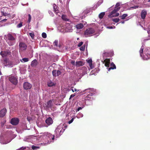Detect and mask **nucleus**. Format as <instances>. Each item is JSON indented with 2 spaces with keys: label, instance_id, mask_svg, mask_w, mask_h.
Segmentation results:
<instances>
[{
  "label": "nucleus",
  "instance_id": "nucleus-42",
  "mask_svg": "<svg viewBox=\"0 0 150 150\" xmlns=\"http://www.w3.org/2000/svg\"><path fill=\"white\" fill-rule=\"evenodd\" d=\"M85 48V45H83L80 48V50L81 51H83L84 50Z\"/></svg>",
  "mask_w": 150,
  "mask_h": 150
},
{
  "label": "nucleus",
  "instance_id": "nucleus-20",
  "mask_svg": "<svg viewBox=\"0 0 150 150\" xmlns=\"http://www.w3.org/2000/svg\"><path fill=\"white\" fill-rule=\"evenodd\" d=\"M146 14L147 12L146 11L144 10H142L141 13V17L143 19H144L146 17Z\"/></svg>",
  "mask_w": 150,
  "mask_h": 150
},
{
  "label": "nucleus",
  "instance_id": "nucleus-1",
  "mask_svg": "<svg viewBox=\"0 0 150 150\" xmlns=\"http://www.w3.org/2000/svg\"><path fill=\"white\" fill-rule=\"evenodd\" d=\"M31 138L32 141H35L34 140L36 139L43 142V143L41 144L44 146L53 142L54 140V135L48 132L41 133L38 137L33 136Z\"/></svg>",
  "mask_w": 150,
  "mask_h": 150
},
{
  "label": "nucleus",
  "instance_id": "nucleus-59",
  "mask_svg": "<svg viewBox=\"0 0 150 150\" xmlns=\"http://www.w3.org/2000/svg\"><path fill=\"white\" fill-rule=\"evenodd\" d=\"M74 95H71V96H70V98H72V97H74Z\"/></svg>",
  "mask_w": 150,
  "mask_h": 150
},
{
  "label": "nucleus",
  "instance_id": "nucleus-58",
  "mask_svg": "<svg viewBox=\"0 0 150 150\" xmlns=\"http://www.w3.org/2000/svg\"><path fill=\"white\" fill-rule=\"evenodd\" d=\"M24 149H25V148H23V147H22L20 148V149H19L16 150H23Z\"/></svg>",
  "mask_w": 150,
  "mask_h": 150
},
{
  "label": "nucleus",
  "instance_id": "nucleus-3",
  "mask_svg": "<svg viewBox=\"0 0 150 150\" xmlns=\"http://www.w3.org/2000/svg\"><path fill=\"white\" fill-rule=\"evenodd\" d=\"M95 32L94 30L92 28H89L85 31L84 35L87 37L92 36Z\"/></svg>",
  "mask_w": 150,
  "mask_h": 150
},
{
  "label": "nucleus",
  "instance_id": "nucleus-16",
  "mask_svg": "<svg viewBox=\"0 0 150 150\" xmlns=\"http://www.w3.org/2000/svg\"><path fill=\"white\" fill-rule=\"evenodd\" d=\"M6 110L5 108H4L0 111V117H3L6 114Z\"/></svg>",
  "mask_w": 150,
  "mask_h": 150
},
{
  "label": "nucleus",
  "instance_id": "nucleus-24",
  "mask_svg": "<svg viewBox=\"0 0 150 150\" xmlns=\"http://www.w3.org/2000/svg\"><path fill=\"white\" fill-rule=\"evenodd\" d=\"M83 65L84 63L82 61H81L76 62L75 64V65L77 67H79V66H83Z\"/></svg>",
  "mask_w": 150,
  "mask_h": 150
},
{
  "label": "nucleus",
  "instance_id": "nucleus-2",
  "mask_svg": "<svg viewBox=\"0 0 150 150\" xmlns=\"http://www.w3.org/2000/svg\"><path fill=\"white\" fill-rule=\"evenodd\" d=\"M63 125L60 124L59 125L56 129L55 132L56 134V136L58 137H59L64 131L65 129H64Z\"/></svg>",
  "mask_w": 150,
  "mask_h": 150
},
{
  "label": "nucleus",
  "instance_id": "nucleus-44",
  "mask_svg": "<svg viewBox=\"0 0 150 150\" xmlns=\"http://www.w3.org/2000/svg\"><path fill=\"white\" fill-rule=\"evenodd\" d=\"M29 35L32 38H33L34 36V35L33 33H29Z\"/></svg>",
  "mask_w": 150,
  "mask_h": 150
},
{
  "label": "nucleus",
  "instance_id": "nucleus-15",
  "mask_svg": "<svg viewBox=\"0 0 150 150\" xmlns=\"http://www.w3.org/2000/svg\"><path fill=\"white\" fill-rule=\"evenodd\" d=\"M65 25H62L59 26L58 28V29L61 32H65Z\"/></svg>",
  "mask_w": 150,
  "mask_h": 150
},
{
  "label": "nucleus",
  "instance_id": "nucleus-33",
  "mask_svg": "<svg viewBox=\"0 0 150 150\" xmlns=\"http://www.w3.org/2000/svg\"><path fill=\"white\" fill-rule=\"evenodd\" d=\"M58 41L56 40L54 41V46H55L56 47H58L59 48H60L61 47V46L60 45H59L58 46Z\"/></svg>",
  "mask_w": 150,
  "mask_h": 150
},
{
  "label": "nucleus",
  "instance_id": "nucleus-6",
  "mask_svg": "<svg viewBox=\"0 0 150 150\" xmlns=\"http://www.w3.org/2000/svg\"><path fill=\"white\" fill-rule=\"evenodd\" d=\"M2 63L5 66H6L8 67H13V65L12 62L9 61L7 59H5L4 60L2 61Z\"/></svg>",
  "mask_w": 150,
  "mask_h": 150
},
{
  "label": "nucleus",
  "instance_id": "nucleus-43",
  "mask_svg": "<svg viewBox=\"0 0 150 150\" xmlns=\"http://www.w3.org/2000/svg\"><path fill=\"white\" fill-rule=\"evenodd\" d=\"M112 20L114 22L117 23L119 21V19L118 18H113L112 19Z\"/></svg>",
  "mask_w": 150,
  "mask_h": 150
},
{
  "label": "nucleus",
  "instance_id": "nucleus-40",
  "mask_svg": "<svg viewBox=\"0 0 150 150\" xmlns=\"http://www.w3.org/2000/svg\"><path fill=\"white\" fill-rule=\"evenodd\" d=\"M127 16V14H123L121 17L122 19H125V18Z\"/></svg>",
  "mask_w": 150,
  "mask_h": 150
},
{
  "label": "nucleus",
  "instance_id": "nucleus-13",
  "mask_svg": "<svg viewBox=\"0 0 150 150\" xmlns=\"http://www.w3.org/2000/svg\"><path fill=\"white\" fill-rule=\"evenodd\" d=\"M20 49L22 51L25 50L26 49V45L23 43H20L19 44Z\"/></svg>",
  "mask_w": 150,
  "mask_h": 150
},
{
  "label": "nucleus",
  "instance_id": "nucleus-50",
  "mask_svg": "<svg viewBox=\"0 0 150 150\" xmlns=\"http://www.w3.org/2000/svg\"><path fill=\"white\" fill-rule=\"evenodd\" d=\"M74 118H72L69 121L68 123L69 124H70L71 123L74 121Z\"/></svg>",
  "mask_w": 150,
  "mask_h": 150
},
{
  "label": "nucleus",
  "instance_id": "nucleus-60",
  "mask_svg": "<svg viewBox=\"0 0 150 150\" xmlns=\"http://www.w3.org/2000/svg\"><path fill=\"white\" fill-rule=\"evenodd\" d=\"M7 20V19H4L2 20L3 21H6Z\"/></svg>",
  "mask_w": 150,
  "mask_h": 150
},
{
  "label": "nucleus",
  "instance_id": "nucleus-5",
  "mask_svg": "<svg viewBox=\"0 0 150 150\" xmlns=\"http://www.w3.org/2000/svg\"><path fill=\"white\" fill-rule=\"evenodd\" d=\"M144 48V47L143 46H142L139 52L141 56L142 57L143 59L144 60H147L148 59H150V54H148V52H145L144 53L145 54V55H144V57L143 56L142 57V54L143 52Z\"/></svg>",
  "mask_w": 150,
  "mask_h": 150
},
{
  "label": "nucleus",
  "instance_id": "nucleus-10",
  "mask_svg": "<svg viewBox=\"0 0 150 150\" xmlns=\"http://www.w3.org/2000/svg\"><path fill=\"white\" fill-rule=\"evenodd\" d=\"M19 122V119L16 118L12 119L11 121V123L13 125H17L18 123Z\"/></svg>",
  "mask_w": 150,
  "mask_h": 150
},
{
  "label": "nucleus",
  "instance_id": "nucleus-11",
  "mask_svg": "<svg viewBox=\"0 0 150 150\" xmlns=\"http://www.w3.org/2000/svg\"><path fill=\"white\" fill-rule=\"evenodd\" d=\"M32 86V85L28 82H25L23 84L24 88L25 90L30 89Z\"/></svg>",
  "mask_w": 150,
  "mask_h": 150
},
{
  "label": "nucleus",
  "instance_id": "nucleus-34",
  "mask_svg": "<svg viewBox=\"0 0 150 150\" xmlns=\"http://www.w3.org/2000/svg\"><path fill=\"white\" fill-rule=\"evenodd\" d=\"M1 13L2 14V15L4 16H10V14L7 13L6 12L4 13V11H1Z\"/></svg>",
  "mask_w": 150,
  "mask_h": 150
},
{
  "label": "nucleus",
  "instance_id": "nucleus-39",
  "mask_svg": "<svg viewBox=\"0 0 150 150\" xmlns=\"http://www.w3.org/2000/svg\"><path fill=\"white\" fill-rule=\"evenodd\" d=\"M32 148L33 150H35L39 149L40 148V147L38 146H35L34 145H33L32 146Z\"/></svg>",
  "mask_w": 150,
  "mask_h": 150
},
{
  "label": "nucleus",
  "instance_id": "nucleus-64",
  "mask_svg": "<svg viewBox=\"0 0 150 150\" xmlns=\"http://www.w3.org/2000/svg\"><path fill=\"white\" fill-rule=\"evenodd\" d=\"M148 0V2H150V0Z\"/></svg>",
  "mask_w": 150,
  "mask_h": 150
},
{
  "label": "nucleus",
  "instance_id": "nucleus-35",
  "mask_svg": "<svg viewBox=\"0 0 150 150\" xmlns=\"http://www.w3.org/2000/svg\"><path fill=\"white\" fill-rule=\"evenodd\" d=\"M29 61V59L28 58H24L21 59V61L22 62H26Z\"/></svg>",
  "mask_w": 150,
  "mask_h": 150
},
{
  "label": "nucleus",
  "instance_id": "nucleus-25",
  "mask_svg": "<svg viewBox=\"0 0 150 150\" xmlns=\"http://www.w3.org/2000/svg\"><path fill=\"white\" fill-rule=\"evenodd\" d=\"M75 27L77 29H80L83 27V25L82 23H80L76 25Z\"/></svg>",
  "mask_w": 150,
  "mask_h": 150
},
{
  "label": "nucleus",
  "instance_id": "nucleus-63",
  "mask_svg": "<svg viewBox=\"0 0 150 150\" xmlns=\"http://www.w3.org/2000/svg\"><path fill=\"white\" fill-rule=\"evenodd\" d=\"M2 16H0V20H1V17Z\"/></svg>",
  "mask_w": 150,
  "mask_h": 150
},
{
  "label": "nucleus",
  "instance_id": "nucleus-52",
  "mask_svg": "<svg viewBox=\"0 0 150 150\" xmlns=\"http://www.w3.org/2000/svg\"><path fill=\"white\" fill-rule=\"evenodd\" d=\"M83 44V42H81L79 43L78 46L79 47H80Z\"/></svg>",
  "mask_w": 150,
  "mask_h": 150
},
{
  "label": "nucleus",
  "instance_id": "nucleus-14",
  "mask_svg": "<svg viewBox=\"0 0 150 150\" xmlns=\"http://www.w3.org/2000/svg\"><path fill=\"white\" fill-rule=\"evenodd\" d=\"M52 73L54 76H56L60 75L61 74V72L60 71L54 70L52 71Z\"/></svg>",
  "mask_w": 150,
  "mask_h": 150
},
{
  "label": "nucleus",
  "instance_id": "nucleus-9",
  "mask_svg": "<svg viewBox=\"0 0 150 150\" xmlns=\"http://www.w3.org/2000/svg\"><path fill=\"white\" fill-rule=\"evenodd\" d=\"M9 80L13 84L16 85L18 83L17 79L15 76H11L9 78Z\"/></svg>",
  "mask_w": 150,
  "mask_h": 150
},
{
  "label": "nucleus",
  "instance_id": "nucleus-17",
  "mask_svg": "<svg viewBox=\"0 0 150 150\" xmlns=\"http://www.w3.org/2000/svg\"><path fill=\"white\" fill-rule=\"evenodd\" d=\"M90 12V10L89 9H87L86 10H85L83 11V13H82L81 15V16H80V17L82 18H83L85 17V14H87L88 13Z\"/></svg>",
  "mask_w": 150,
  "mask_h": 150
},
{
  "label": "nucleus",
  "instance_id": "nucleus-45",
  "mask_svg": "<svg viewBox=\"0 0 150 150\" xmlns=\"http://www.w3.org/2000/svg\"><path fill=\"white\" fill-rule=\"evenodd\" d=\"M42 36L44 38H46L47 37V35L45 33H43L42 34Z\"/></svg>",
  "mask_w": 150,
  "mask_h": 150
},
{
  "label": "nucleus",
  "instance_id": "nucleus-30",
  "mask_svg": "<svg viewBox=\"0 0 150 150\" xmlns=\"http://www.w3.org/2000/svg\"><path fill=\"white\" fill-rule=\"evenodd\" d=\"M53 9L56 13H58V8L55 4H54L53 5Z\"/></svg>",
  "mask_w": 150,
  "mask_h": 150
},
{
  "label": "nucleus",
  "instance_id": "nucleus-7",
  "mask_svg": "<svg viewBox=\"0 0 150 150\" xmlns=\"http://www.w3.org/2000/svg\"><path fill=\"white\" fill-rule=\"evenodd\" d=\"M11 140L7 139L3 136H0V142L2 144H6L9 143Z\"/></svg>",
  "mask_w": 150,
  "mask_h": 150
},
{
  "label": "nucleus",
  "instance_id": "nucleus-51",
  "mask_svg": "<svg viewBox=\"0 0 150 150\" xmlns=\"http://www.w3.org/2000/svg\"><path fill=\"white\" fill-rule=\"evenodd\" d=\"M83 107H79L78 109H77V110H76V111H79V110L82 109V108H83Z\"/></svg>",
  "mask_w": 150,
  "mask_h": 150
},
{
  "label": "nucleus",
  "instance_id": "nucleus-4",
  "mask_svg": "<svg viewBox=\"0 0 150 150\" xmlns=\"http://www.w3.org/2000/svg\"><path fill=\"white\" fill-rule=\"evenodd\" d=\"M120 9V7L115 8V9L110 13L109 16L110 17H114L118 16L119 15V13H117Z\"/></svg>",
  "mask_w": 150,
  "mask_h": 150
},
{
  "label": "nucleus",
  "instance_id": "nucleus-21",
  "mask_svg": "<svg viewBox=\"0 0 150 150\" xmlns=\"http://www.w3.org/2000/svg\"><path fill=\"white\" fill-rule=\"evenodd\" d=\"M82 70L83 71L81 73V77L87 73V69L85 67H83L82 68Z\"/></svg>",
  "mask_w": 150,
  "mask_h": 150
},
{
  "label": "nucleus",
  "instance_id": "nucleus-56",
  "mask_svg": "<svg viewBox=\"0 0 150 150\" xmlns=\"http://www.w3.org/2000/svg\"><path fill=\"white\" fill-rule=\"evenodd\" d=\"M35 12H38V11L36 10H34L33 11V13L35 14Z\"/></svg>",
  "mask_w": 150,
  "mask_h": 150
},
{
  "label": "nucleus",
  "instance_id": "nucleus-55",
  "mask_svg": "<svg viewBox=\"0 0 150 150\" xmlns=\"http://www.w3.org/2000/svg\"><path fill=\"white\" fill-rule=\"evenodd\" d=\"M88 101H89V102H90V103H91V101H90V100H86V102H86V103H88Z\"/></svg>",
  "mask_w": 150,
  "mask_h": 150
},
{
  "label": "nucleus",
  "instance_id": "nucleus-8",
  "mask_svg": "<svg viewBox=\"0 0 150 150\" xmlns=\"http://www.w3.org/2000/svg\"><path fill=\"white\" fill-rule=\"evenodd\" d=\"M65 32H72L73 29L71 25L69 23H67L65 25Z\"/></svg>",
  "mask_w": 150,
  "mask_h": 150
},
{
  "label": "nucleus",
  "instance_id": "nucleus-41",
  "mask_svg": "<svg viewBox=\"0 0 150 150\" xmlns=\"http://www.w3.org/2000/svg\"><path fill=\"white\" fill-rule=\"evenodd\" d=\"M28 23H29L30 22L31 17V15L30 14H29L28 15Z\"/></svg>",
  "mask_w": 150,
  "mask_h": 150
},
{
  "label": "nucleus",
  "instance_id": "nucleus-27",
  "mask_svg": "<svg viewBox=\"0 0 150 150\" xmlns=\"http://www.w3.org/2000/svg\"><path fill=\"white\" fill-rule=\"evenodd\" d=\"M6 42L10 46H12L15 43V41H12L11 40H7Z\"/></svg>",
  "mask_w": 150,
  "mask_h": 150
},
{
  "label": "nucleus",
  "instance_id": "nucleus-57",
  "mask_svg": "<svg viewBox=\"0 0 150 150\" xmlns=\"http://www.w3.org/2000/svg\"><path fill=\"white\" fill-rule=\"evenodd\" d=\"M132 8H133L135 9V8H138V6H135L132 7Z\"/></svg>",
  "mask_w": 150,
  "mask_h": 150
},
{
  "label": "nucleus",
  "instance_id": "nucleus-47",
  "mask_svg": "<svg viewBox=\"0 0 150 150\" xmlns=\"http://www.w3.org/2000/svg\"><path fill=\"white\" fill-rule=\"evenodd\" d=\"M120 6V4L119 3H117L115 6V8L119 7V6Z\"/></svg>",
  "mask_w": 150,
  "mask_h": 150
},
{
  "label": "nucleus",
  "instance_id": "nucleus-32",
  "mask_svg": "<svg viewBox=\"0 0 150 150\" xmlns=\"http://www.w3.org/2000/svg\"><path fill=\"white\" fill-rule=\"evenodd\" d=\"M62 18L63 20L65 21H68L69 20L67 16L65 15H62Z\"/></svg>",
  "mask_w": 150,
  "mask_h": 150
},
{
  "label": "nucleus",
  "instance_id": "nucleus-53",
  "mask_svg": "<svg viewBox=\"0 0 150 150\" xmlns=\"http://www.w3.org/2000/svg\"><path fill=\"white\" fill-rule=\"evenodd\" d=\"M72 91H73V92H76V91H78L79 90H77L76 89V88H74V89H71Z\"/></svg>",
  "mask_w": 150,
  "mask_h": 150
},
{
  "label": "nucleus",
  "instance_id": "nucleus-38",
  "mask_svg": "<svg viewBox=\"0 0 150 150\" xmlns=\"http://www.w3.org/2000/svg\"><path fill=\"white\" fill-rule=\"evenodd\" d=\"M23 22H22L21 21H20V23L17 25V26H16L17 28H20L21 27H22L23 26Z\"/></svg>",
  "mask_w": 150,
  "mask_h": 150
},
{
  "label": "nucleus",
  "instance_id": "nucleus-23",
  "mask_svg": "<svg viewBox=\"0 0 150 150\" xmlns=\"http://www.w3.org/2000/svg\"><path fill=\"white\" fill-rule=\"evenodd\" d=\"M47 107L48 108H52L53 103L52 101L51 100H50L47 103Z\"/></svg>",
  "mask_w": 150,
  "mask_h": 150
},
{
  "label": "nucleus",
  "instance_id": "nucleus-48",
  "mask_svg": "<svg viewBox=\"0 0 150 150\" xmlns=\"http://www.w3.org/2000/svg\"><path fill=\"white\" fill-rule=\"evenodd\" d=\"M49 13L50 14V15H51L52 16H54V14L53 13L50 11H48Z\"/></svg>",
  "mask_w": 150,
  "mask_h": 150
},
{
  "label": "nucleus",
  "instance_id": "nucleus-31",
  "mask_svg": "<svg viewBox=\"0 0 150 150\" xmlns=\"http://www.w3.org/2000/svg\"><path fill=\"white\" fill-rule=\"evenodd\" d=\"M47 85L48 86L50 87L55 85V83L53 82L50 81L48 82Z\"/></svg>",
  "mask_w": 150,
  "mask_h": 150
},
{
  "label": "nucleus",
  "instance_id": "nucleus-36",
  "mask_svg": "<svg viewBox=\"0 0 150 150\" xmlns=\"http://www.w3.org/2000/svg\"><path fill=\"white\" fill-rule=\"evenodd\" d=\"M105 14V12H102L100 13L99 15V17L100 18L102 19L103 18V17Z\"/></svg>",
  "mask_w": 150,
  "mask_h": 150
},
{
  "label": "nucleus",
  "instance_id": "nucleus-22",
  "mask_svg": "<svg viewBox=\"0 0 150 150\" xmlns=\"http://www.w3.org/2000/svg\"><path fill=\"white\" fill-rule=\"evenodd\" d=\"M110 60L109 59H106L104 61V63H105V66L107 67H109V65L110 64Z\"/></svg>",
  "mask_w": 150,
  "mask_h": 150
},
{
  "label": "nucleus",
  "instance_id": "nucleus-12",
  "mask_svg": "<svg viewBox=\"0 0 150 150\" xmlns=\"http://www.w3.org/2000/svg\"><path fill=\"white\" fill-rule=\"evenodd\" d=\"M0 54L2 57H4L8 55H10L11 53L9 51H1Z\"/></svg>",
  "mask_w": 150,
  "mask_h": 150
},
{
  "label": "nucleus",
  "instance_id": "nucleus-28",
  "mask_svg": "<svg viewBox=\"0 0 150 150\" xmlns=\"http://www.w3.org/2000/svg\"><path fill=\"white\" fill-rule=\"evenodd\" d=\"M111 67L108 69V71H110V70L111 69H116V67L115 65L113 63H111Z\"/></svg>",
  "mask_w": 150,
  "mask_h": 150
},
{
  "label": "nucleus",
  "instance_id": "nucleus-49",
  "mask_svg": "<svg viewBox=\"0 0 150 150\" xmlns=\"http://www.w3.org/2000/svg\"><path fill=\"white\" fill-rule=\"evenodd\" d=\"M103 0H100V1H99L98 4L97 5L98 6H99L100 4H101L103 2Z\"/></svg>",
  "mask_w": 150,
  "mask_h": 150
},
{
  "label": "nucleus",
  "instance_id": "nucleus-62",
  "mask_svg": "<svg viewBox=\"0 0 150 150\" xmlns=\"http://www.w3.org/2000/svg\"><path fill=\"white\" fill-rule=\"evenodd\" d=\"M0 75H2V73H1V72L0 71Z\"/></svg>",
  "mask_w": 150,
  "mask_h": 150
},
{
  "label": "nucleus",
  "instance_id": "nucleus-61",
  "mask_svg": "<svg viewBox=\"0 0 150 150\" xmlns=\"http://www.w3.org/2000/svg\"><path fill=\"white\" fill-rule=\"evenodd\" d=\"M121 23L122 24H124V23H125V22L124 21H122L121 22Z\"/></svg>",
  "mask_w": 150,
  "mask_h": 150
},
{
  "label": "nucleus",
  "instance_id": "nucleus-37",
  "mask_svg": "<svg viewBox=\"0 0 150 150\" xmlns=\"http://www.w3.org/2000/svg\"><path fill=\"white\" fill-rule=\"evenodd\" d=\"M83 116V115L82 113H79L77 114L76 117L78 118H79L81 117H82Z\"/></svg>",
  "mask_w": 150,
  "mask_h": 150
},
{
  "label": "nucleus",
  "instance_id": "nucleus-46",
  "mask_svg": "<svg viewBox=\"0 0 150 150\" xmlns=\"http://www.w3.org/2000/svg\"><path fill=\"white\" fill-rule=\"evenodd\" d=\"M107 28L110 29H113V28L114 29V28H115V27L114 26H107Z\"/></svg>",
  "mask_w": 150,
  "mask_h": 150
},
{
  "label": "nucleus",
  "instance_id": "nucleus-18",
  "mask_svg": "<svg viewBox=\"0 0 150 150\" xmlns=\"http://www.w3.org/2000/svg\"><path fill=\"white\" fill-rule=\"evenodd\" d=\"M7 37L8 38V40L15 41L16 40L15 38H14L11 34L8 33L7 35Z\"/></svg>",
  "mask_w": 150,
  "mask_h": 150
},
{
  "label": "nucleus",
  "instance_id": "nucleus-29",
  "mask_svg": "<svg viewBox=\"0 0 150 150\" xmlns=\"http://www.w3.org/2000/svg\"><path fill=\"white\" fill-rule=\"evenodd\" d=\"M37 64V61L36 59H34L31 63V65L32 67L36 66Z\"/></svg>",
  "mask_w": 150,
  "mask_h": 150
},
{
  "label": "nucleus",
  "instance_id": "nucleus-19",
  "mask_svg": "<svg viewBox=\"0 0 150 150\" xmlns=\"http://www.w3.org/2000/svg\"><path fill=\"white\" fill-rule=\"evenodd\" d=\"M45 122L46 123L49 125L52 124L53 122L52 119L50 117H49L47 119Z\"/></svg>",
  "mask_w": 150,
  "mask_h": 150
},
{
  "label": "nucleus",
  "instance_id": "nucleus-26",
  "mask_svg": "<svg viewBox=\"0 0 150 150\" xmlns=\"http://www.w3.org/2000/svg\"><path fill=\"white\" fill-rule=\"evenodd\" d=\"M86 62L88 63L91 69L93 68L92 64V60L91 59H89L86 60Z\"/></svg>",
  "mask_w": 150,
  "mask_h": 150
},
{
  "label": "nucleus",
  "instance_id": "nucleus-54",
  "mask_svg": "<svg viewBox=\"0 0 150 150\" xmlns=\"http://www.w3.org/2000/svg\"><path fill=\"white\" fill-rule=\"evenodd\" d=\"M71 64L73 65H75V61H72L71 62Z\"/></svg>",
  "mask_w": 150,
  "mask_h": 150
}]
</instances>
